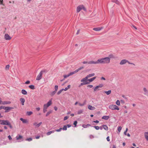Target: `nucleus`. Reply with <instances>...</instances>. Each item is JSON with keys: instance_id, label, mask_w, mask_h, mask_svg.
Listing matches in <instances>:
<instances>
[{"instance_id": "nucleus-9", "label": "nucleus", "mask_w": 148, "mask_h": 148, "mask_svg": "<svg viewBox=\"0 0 148 148\" xmlns=\"http://www.w3.org/2000/svg\"><path fill=\"white\" fill-rule=\"evenodd\" d=\"M88 78H87V77H85L82 79L81 80V82H83V83H87V84H89V82H88Z\"/></svg>"}, {"instance_id": "nucleus-45", "label": "nucleus", "mask_w": 148, "mask_h": 148, "mask_svg": "<svg viewBox=\"0 0 148 148\" xmlns=\"http://www.w3.org/2000/svg\"><path fill=\"white\" fill-rule=\"evenodd\" d=\"M54 88H55V91H56L57 90L58 88V86H57V85L55 86Z\"/></svg>"}, {"instance_id": "nucleus-25", "label": "nucleus", "mask_w": 148, "mask_h": 148, "mask_svg": "<svg viewBox=\"0 0 148 148\" xmlns=\"http://www.w3.org/2000/svg\"><path fill=\"white\" fill-rule=\"evenodd\" d=\"M55 132L54 130H53L50 132H48L47 133V135L48 136L49 135L52 133H54Z\"/></svg>"}, {"instance_id": "nucleus-15", "label": "nucleus", "mask_w": 148, "mask_h": 148, "mask_svg": "<svg viewBox=\"0 0 148 148\" xmlns=\"http://www.w3.org/2000/svg\"><path fill=\"white\" fill-rule=\"evenodd\" d=\"M144 136L146 139L148 141V132H144Z\"/></svg>"}, {"instance_id": "nucleus-13", "label": "nucleus", "mask_w": 148, "mask_h": 148, "mask_svg": "<svg viewBox=\"0 0 148 148\" xmlns=\"http://www.w3.org/2000/svg\"><path fill=\"white\" fill-rule=\"evenodd\" d=\"M73 74H74V73L73 72H72L70 73H69V74H68V75H64L63 77H64V78L65 79V78H67L68 77L71 75H73Z\"/></svg>"}, {"instance_id": "nucleus-44", "label": "nucleus", "mask_w": 148, "mask_h": 148, "mask_svg": "<svg viewBox=\"0 0 148 148\" xmlns=\"http://www.w3.org/2000/svg\"><path fill=\"white\" fill-rule=\"evenodd\" d=\"M121 129H122V127H121L119 126V127H118V130L119 132H120L121 131Z\"/></svg>"}, {"instance_id": "nucleus-43", "label": "nucleus", "mask_w": 148, "mask_h": 148, "mask_svg": "<svg viewBox=\"0 0 148 148\" xmlns=\"http://www.w3.org/2000/svg\"><path fill=\"white\" fill-rule=\"evenodd\" d=\"M62 130H67V126L66 125H64L63 128H62Z\"/></svg>"}, {"instance_id": "nucleus-55", "label": "nucleus", "mask_w": 148, "mask_h": 148, "mask_svg": "<svg viewBox=\"0 0 148 148\" xmlns=\"http://www.w3.org/2000/svg\"><path fill=\"white\" fill-rule=\"evenodd\" d=\"M30 83V81L29 80H27L26 81L25 83L26 84H29Z\"/></svg>"}, {"instance_id": "nucleus-27", "label": "nucleus", "mask_w": 148, "mask_h": 148, "mask_svg": "<svg viewBox=\"0 0 148 148\" xmlns=\"http://www.w3.org/2000/svg\"><path fill=\"white\" fill-rule=\"evenodd\" d=\"M21 93L24 95H26L27 94V92L24 89H22L21 90Z\"/></svg>"}, {"instance_id": "nucleus-17", "label": "nucleus", "mask_w": 148, "mask_h": 148, "mask_svg": "<svg viewBox=\"0 0 148 148\" xmlns=\"http://www.w3.org/2000/svg\"><path fill=\"white\" fill-rule=\"evenodd\" d=\"M88 108L89 109L91 110H94L95 109V108L94 107H93L91 105L88 106Z\"/></svg>"}, {"instance_id": "nucleus-31", "label": "nucleus", "mask_w": 148, "mask_h": 148, "mask_svg": "<svg viewBox=\"0 0 148 148\" xmlns=\"http://www.w3.org/2000/svg\"><path fill=\"white\" fill-rule=\"evenodd\" d=\"M52 112V111L51 110H50L46 114V116H48Z\"/></svg>"}, {"instance_id": "nucleus-26", "label": "nucleus", "mask_w": 148, "mask_h": 148, "mask_svg": "<svg viewBox=\"0 0 148 148\" xmlns=\"http://www.w3.org/2000/svg\"><path fill=\"white\" fill-rule=\"evenodd\" d=\"M96 77H94L93 78L88 79V81H89L90 82H92L96 78Z\"/></svg>"}, {"instance_id": "nucleus-8", "label": "nucleus", "mask_w": 148, "mask_h": 148, "mask_svg": "<svg viewBox=\"0 0 148 148\" xmlns=\"http://www.w3.org/2000/svg\"><path fill=\"white\" fill-rule=\"evenodd\" d=\"M4 38L6 40H10L12 38L8 34H5V35Z\"/></svg>"}, {"instance_id": "nucleus-38", "label": "nucleus", "mask_w": 148, "mask_h": 148, "mask_svg": "<svg viewBox=\"0 0 148 148\" xmlns=\"http://www.w3.org/2000/svg\"><path fill=\"white\" fill-rule=\"evenodd\" d=\"M116 104L117 105L119 106L120 105V101L118 100H117L116 102Z\"/></svg>"}, {"instance_id": "nucleus-3", "label": "nucleus", "mask_w": 148, "mask_h": 148, "mask_svg": "<svg viewBox=\"0 0 148 148\" xmlns=\"http://www.w3.org/2000/svg\"><path fill=\"white\" fill-rule=\"evenodd\" d=\"M109 108L112 110H119V108L116 105H111L109 106Z\"/></svg>"}, {"instance_id": "nucleus-24", "label": "nucleus", "mask_w": 148, "mask_h": 148, "mask_svg": "<svg viewBox=\"0 0 148 148\" xmlns=\"http://www.w3.org/2000/svg\"><path fill=\"white\" fill-rule=\"evenodd\" d=\"M95 75V74L94 73H92L88 75H87L86 77L88 79V78L92 77L94 76Z\"/></svg>"}, {"instance_id": "nucleus-51", "label": "nucleus", "mask_w": 148, "mask_h": 148, "mask_svg": "<svg viewBox=\"0 0 148 148\" xmlns=\"http://www.w3.org/2000/svg\"><path fill=\"white\" fill-rule=\"evenodd\" d=\"M77 121H75L73 123V124L75 125V127H76V125L77 123Z\"/></svg>"}, {"instance_id": "nucleus-58", "label": "nucleus", "mask_w": 148, "mask_h": 148, "mask_svg": "<svg viewBox=\"0 0 148 148\" xmlns=\"http://www.w3.org/2000/svg\"><path fill=\"white\" fill-rule=\"evenodd\" d=\"M8 139L9 140H12V138H11L10 135H9V136H8Z\"/></svg>"}, {"instance_id": "nucleus-16", "label": "nucleus", "mask_w": 148, "mask_h": 148, "mask_svg": "<svg viewBox=\"0 0 148 148\" xmlns=\"http://www.w3.org/2000/svg\"><path fill=\"white\" fill-rule=\"evenodd\" d=\"M20 101L22 105L23 106L24 105V102H25V100L23 98H21L20 99Z\"/></svg>"}, {"instance_id": "nucleus-32", "label": "nucleus", "mask_w": 148, "mask_h": 148, "mask_svg": "<svg viewBox=\"0 0 148 148\" xmlns=\"http://www.w3.org/2000/svg\"><path fill=\"white\" fill-rule=\"evenodd\" d=\"M29 87L32 89H35L34 86L32 85L29 86Z\"/></svg>"}, {"instance_id": "nucleus-10", "label": "nucleus", "mask_w": 148, "mask_h": 148, "mask_svg": "<svg viewBox=\"0 0 148 148\" xmlns=\"http://www.w3.org/2000/svg\"><path fill=\"white\" fill-rule=\"evenodd\" d=\"M42 74L41 73H39L37 77L36 80H40L42 78Z\"/></svg>"}, {"instance_id": "nucleus-46", "label": "nucleus", "mask_w": 148, "mask_h": 148, "mask_svg": "<svg viewBox=\"0 0 148 148\" xmlns=\"http://www.w3.org/2000/svg\"><path fill=\"white\" fill-rule=\"evenodd\" d=\"M87 84V83H86V82L85 83H81V84H80V85H79V86H82L83 85H86V84Z\"/></svg>"}, {"instance_id": "nucleus-56", "label": "nucleus", "mask_w": 148, "mask_h": 148, "mask_svg": "<svg viewBox=\"0 0 148 148\" xmlns=\"http://www.w3.org/2000/svg\"><path fill=\"white\" fill-rule=\"evenodd\" d=\"M33 125L34 126H35L36 127H37V123L36 122L34 123H33Z\"/></svg>"}, {"instance_id": "nucleus-30", "label": "nucleus", "mask_w": 148, "mask_h": 148, "mask_svg": "<svg viewBox=\"0 0 148 148\" xmlns=\"http://www.w3.org/2000/svg\"><path fill=\"white\" fill-rule=\"evenodd\" d=\"M32 113H33V112L32 111H29V112L28 111V112H27L26 114H27V115L28 116H30L32 114Z\"/></svg>"}, {"instance_id": "nucleus-23", "label": "nucleus", "mask_w": 148, "mask_h": 148, "mask_svg": "<svg viewBox=\"0 0 148 148\" xmlns=\"http://www.w3.org/2000/svg\"><path fill=\"white\" fill-rule=\"evenodd\" d=\"M11 103V102L10 101H2V103H1L2 104L5 105L10 104Z\"/></svg>"}, {"instance_id": "nucleus-22", "label": "nucleus", "mask_w": 148, "mask_h": 148, "mask_svg": "<svg viewBox=\"0 0 148 148\" xmlns=\"http://www.w3.org/2000/svg\"><path fill=\"white\" fill-rule=\"evenodd\" d=\"M108 57L109 58V59H114L115 58V56L112 54H110L108 55Z\"/></svg>"}, {"instance_id": "nucleus-40", "label": "nucleus", "mask_w": 148, "mask_h": 148, "mask_svg": "<svg viewBox=\"0 0 148 148\" xmlns=\"http://www.w3.org/2000/svg\"><path fill=\"white\" fill-rule=\"evenodd\" d=\"M92 127H93L96 130H99V127L98 126H92Z\"/></svg>"}, {"instance_id": "nucleus-49", "label": "nucleus", "mask_w": 148, "mask_h": 148, "mask_svg": "<svg viewBox=\"0 0 148 148\" xmlns=\"http://www.w3.org/2000/svg\"><path fill=\"white\" fill-rule=\"evenodd\" d=\"M8 125L9 126L10 128L12 129V127L10 122L8 124Z\"/></svg>"}, {"instance_id": "nucleus-29", "label": "nucleus", "mask_w": 148, "mask_h": 148, "mask_svg": "<svg viewBox=\"0 0 148 148\" xmlns=\"http://www.w3.org/2000/svg\"><path fill=\"white\" fill-rule=\"evenodd\" d=\"M111 90H109L108 91H105L104 92L106 93L107 95H108L110 94L111 93Z\"/></svg>"}, {"instance_id": "nucleus-11", "label": "nucleus", "mask_w": 148, "mask_h": 148, "mask_svg": "<svg viewBox=\"0 0 148 148\" xmlns=\"http://www.w3.org/2000/svg\"><path fill=\"white\" fill-rule=\"evenodd\" d=\"M103 59L102 58H100L97 60V64H103Z\"/></svg>"}, {"instance_id": "nucleus-42", "label": "nucleus", "mask_w": 148, "mask_h": 148, "mask_svg": "<svg viewBox=\"0 0 148 148\" xmlns=\"http://www.w3.org/2000/svg\"><path fill=\"white\" fill-rule=\"evenodd\" d=\"M62 130V128H60L59 129L56 130H54L55 131V132L56 131L57 132H60Z\"/></svg>"}, {"instance_id": "nucleus-53", "label": "nucleus", "mask_w": 148, "mask_h": 148, "mask_svg": "<svg viewBox=\"0 0 148 148\" xmlns=\"http://www.w3.org/2000/svg\"><path fill=\"white\" fill-rule=\"evenodd\" d=\"M46 71L45 70H42L41 71L40 73H41L42 74L43 73H46Z\"/></svg>"}, {"instance_id": "nucleus-19", "label": "nucleus", "mask_w": 148, "mask_h": 148, "mask_svg": "<svg viewBox=\"0 0 148 148\" xmlns=\"http://www.w3.org/2000/svg\"><path fill=\"white\" fill-rule=\"evenodd\" d=\"M20 119L22 121L23 123H26L28 122V121L27 119H24L22 118H21Z\"/></svg>"}, {"instance_id": "nucleus-35", "label": "nucleus", "mask_w": 148, "mask_h": 148, "mask_svg": "<svg viewBox=\"0 0 148 148\" xmlns=\"http://www.w3.org/2000/svg\"><path fill=\"white\" fill-rule=\"evenodd\" d=\"M83 112V110H79L77 112L78 114H80L82 113Z\"/></svg>"}, {"instance_id": "nucleus-5", "label": "nucleus", "mask_w": 148, "mask_h": 148, "mask_svg": "<svg viewBox=\"0 0 148 148\" xmlns=\"http://www.w3.org/2000/svg\"><path fill=\"white\" fill-rule=\"evenodd\" d=\"M0 124L1 125H8L10 122L8 121L7 120H0Z\"/></svg>"}, {"instance_id": "nucleus-12", "label": "nucleus", "mask_w": 148, "mask_h": 148, "mask_svg": "<svg viewBox=\"0 0 148 148\" xmlns=\"http://www.w3.org/2000/svg\"><path fill=\"white\" fill-rule=\"evenodd\" d=\"M84 67L83 66H81L78 69H77L75 71H73V72L74 73V74L76 73H77L79 71L82 69H84Z\"/></svg>"}, {"instance_id": "nucleus-50", "label": "nucleus", "mask_w": 148, "mask_h": 148, "mask_svg": "<svg viewBox=\"0 0 148 148\" xmlns=\"http://www.w3.org/2000/svg\"><path fill=\"white\" fill-rule=\"evenodd\" d=\"M127 130H128V128H127L126 129L125 131L124 132V134L125 135H127Z\"/></svg>"}, {"instance_id": "nucleus-33", "label": "nucleus", "mask_w": 148, "mask_h": 148, "mask_svg": "<svg viewBox=\"0 0 148 148\" xmlns=\"http://www.w3.org/2000/svg\"><path fill=\"white\" fill-rule=\"evenodd\" d=\"M52 102H51V100H50L47 103V104L48 105V106H50Z\"/></svg>"}, {"instance_id": "nucleus-34", "label": "nucleus", "mask_w": 148, "mask_h": 148, "mask_svg": "<svg viewBox=\"0 0 148 148\" xmlns=\"http://www.w3.org/2000/svg\"><path fill=\"white\" fill-rule=\"evenodd\" d=\"M100 90L99 88V87L98 86H96L95 88H94V91H96L97 90Z\"/></svg>"}, {"instance_id": "nucleus-63", "label": "nucleus", "mask_w": 148, "mask_h": 148, "mask_svg": "<svg viewBox=\"0 0 148 148\" xmlns=\"http://www.w3.org/2000/svg\"><path fill=\"white\" fill-rule=\"evenodd\" d=\"M107 140L108 141H110V139H109V137L108 136L106 138Z\"/></svg>"}, {"instance_id": "nucleus-37", "label": "nucleus", "mask_w": 148, "mask_h": 148, "mask_svg": "<svg viewBox=\"0 0 148 148\" xmlns=\"http://www.w3.org/2000/svg\"><path fill=\"white\" fill-rule=\"evenodd\" d=\"M56 91H53L52 92H51L50 93V95L51 96H53L54 95L56 94Z\"/></svg>"}, {"instance_id": "nucleus-2", "label": "nucleus", "mask_w": 148, "mask_h": 148, "mask_svg": "<svg viewBox=\"0 0 148 148\" xmlns=\"http://www.w3.org/2000/svg\"><path fill=\"white\" fill-rule=\"evenodd\" d=\"M127 63H128L129 64H133L132 63L130 62L128 60L126 59H123L120 62L119 64L120 65H123Z\"/></svg>"}, {"instance_id": "nucleus-28", "label": "nucleus", "mask_w": 148, "mask_h": 148, "mask_svg": "<svg viewBox=\"0 0 148 148\" xmlns=\"http://www.w3.org/2000/svg\"><path fill=\"white\" fill-rule=\"evenodd\" d=\"M102 126L103 127V129L106 130L107 131L108 130V127L106 125H103Z\"/></svg>"}, {"instance_id": "nucleus-54", "label": "nucleus", "mask_w": 148, "mask_h": 148, "mask_svg": "<svg viewBox=\"0 0 148 148\" xmlns=\"http://www.w3.org/2000/svg\"><path fill=\"white\" fill-rule=\"evenodd\" d=\"M47 109L43 107V112L44 113H45L47 111Z\"/></svg>"}, {"instance_id": "nucleus-52", "label": "nucleus", "mask_w": 148, "mask_h": 148, "mask_svg": "<svg viewBox=\"0 0 148 148\" xmlns=\"http://www.w3.org/2000/svg\"><path fill=\"white\" fill-rule=\"evenodd\" d=\"M42 122H40L39 123L37 124V127H39L40 125L42 124Z\"/></svg>"}, {"instance_id": "nucleus-4", "label": "nucleus", "mask_w": 148, "mask_h": 148, "mask_svg": "<svg viewBox=\"0 0 148 148\" xmlns=\"http://www.w3.org/2000/svg\"><path fill=\"white\" fill-rule=\"evenodd\" d=\"M103 63L104 64H108L109 63L110 61V59L108 57H106L104 58H103Z\"/></svg>"}, {"instance_id": "nucleus-41", "label": "nucleus", "mask_w": 148, "mask_h": 148, "mask_svg": "<svg viewBox=\"0 0 148 148\" xmlns=\"http://www.w3.org/2000/svg\"><path fill=\"white\" fill-rule=\"evenodd\" d=\"M114 2L115 3H116L117 4H119L120 2L118 1L117 0H114Z\"/></svg>"}, {"instance_id": "nucleus-18", "label": "nucleus", "mask_w": 148, "mask_h": 148, "mask_svg": "<svg viewBox=\"0 0 148 148\" xmlns=\"http://www.w3.org/2000/svg\"><path fill=\"white\" fill-rule=\"evenodd\" d=\"M23 138V136L20 135H19L18 136H17L16 137V139L17 140H21V139H22Z\"/></svg>"}, {"instance_id": "nucleus-59", "label": "nucleus", "mask_w": 148, "mask_h": 148, "mask_svg": "<svg viewBox=\"0 0 148 148\" xmlns=\"http://www.w3.org/2000/svg\"><path fill=\"white\" fill-rule=\"evenodd\" d=\"M99 87V88H101L103 86V85L102 84H100L98 86H97Z\"/></svg>"}, {"instance_id": "nucleus-36", "label": "nucleus", "mask_w": 148, "mask_h": 148, "mask_svg": "<svg viewBox=\"0 0 148 148\" xmlns=\"http://www.w3.org/2000/svg\"><path fill=\"white\" fill-rule=\"evenodd\" d=\"M63 90H64V89H62L60 90L58 92L57 94L58 95L60 94L62 92V91H63Z\"/></svg>"}, {"instance_id": "nucleus-57", "label": "nucleus", "mask_w": 148, "mask_h": 148, "mask_svg": "<svg viewBox=\"0 0 148 148\" xmlns=\"http://www.w3.org/2000/svg\"><path fill=\"white\" fill-rule=\"evenodd\" d=\"M68 118V116H66L64 117V120L65 121V120H66Z\"/></svg>"}, {"instance_id": "nucleus-39", "label": "nucleus", "mask_w": 148, "mask_h": 148, "mask_svg": "<svg viewBox=\"0 0 148 148\" xmlns=\"http://www.w3.org/2000/svg\"><path fill=\"white\" fill-rule=\"evenodd\" d=\"M10 67L9 65H7L5 67V69L6 70H8L9 69V67Z\"/></svg>"}, {"instance_id": "nucleus-21", "label": "nucleus", "mask_w": 148, "mask_h": 148, "mask_svg": "<svg viewBox=\"0 0 148 148\" xmlns=\"http://www.w3.org/2000/svg\"><path fill=\"white\" fill-rule=\"evenodd\" d=\"M110 117L109 116H104L102 117V119L106 120H107Z\"/></svg>"}, {"instance_id": "nucleus-61", "label": "nucleus", "mask_w": 148, "mask_h": 148, "mask_svg": "<svg viewBox=\"0 0 148 148\" xmlns=\"http://www.w3.org/2000/svg\"><path fill=\"white\" fill-rule=\"evenodd\" d=\"M82 126L84 128H86L87 127L86 125L84 124Z\"/></svg>"}, {"instance_id": "nucleus-1", "label": "nucleus", "mask_w": 148, "mask_h": 148, "mask_svg": "<svg viewBox=\"0 0 148 148\" xmlns=\"http://www.w3.org/2000/svg\"><path fill=\"white\" fill-rule=\"evenodd\" d=\"M83 9L84 11H86V9L83 5H80L78 6L77 8L76 12H79L81 10Z\"/></svg>"}, {"instance_id": "nucleus-48", "label": "nucleus", "mask_w": 148, "mask_h": 148, "mask_svg": "<svg viewBox=\"0 0 148 148\" xmlns=\"http://www.w3.org/2000/svg\"><path fill=\"white\" fill-rule=\"evenodd\" d=\"M49 107V106H48V105L47 104H44L43 107L47 109L48 107Z\"/></svg>"}, {"instance_id": "nucleus-62", "label": "nucleus", "mask_w": 148, "mask_h": 148, "mask_svg": "<svg viewBox=\"0 0 148 148\" xmlns=\"http://www.w3.org/2000/svg\"><path fill=\"white\" fill-rule=\"evenodd\" d=\"M87 87H89V88H91L93 86L92 85H88L87 86Z\"/></svg>"}, {"instance_id": "nucleus-60", "label": "nucleus", "mask_w": 148, "mask_h": 148, "mask_svg": "<svg viewBox=\"0 0 148 148\" xmlns=\"http://www.w3.org/2000/svg\"><path fill=\"white\" fill-rule=\"evenodd\" d=\"M89 62L84 61L82 62L83 64H88Z\"/></svg>"}, {"instance_id": "nucleus-14", "label": "nucleus", "mask_w": 148, "mask_h": 148, "mask_svg": "<svg viewBox=\"0 0 148 148\" xmlns=\"http://www.w3.org/2000/svg\"><path fill=\"white\" fill-rule=\"evenodd\" d=\"M103 29V28L102 27H96V28H93V29L95 31H99L101 30V29Z\"/></svg>"}, {"instance_id": "nucleus-20", "label": "nucleus", "mask_w": 148, "mask_h": 148, "mask_svg": "<svg viewBox=\"0 0 148 148\" xmlns=\"http://www.w3.org/2000/svg\"><path fill=\"white\" fill-rule=\"evenodd\" d=\"M88 64H97V61H91L89 62Z\"/></svg>"}, {"instance_id": "nucleus-7", "label": "nucleus", "mask_w": 148, "mask_h": 148, "mask_svg": "<svg viewBox=\"0 0 148 148\" xmlns=\"http://www.w3.org/2000/svg\"><path fill=\"white\" fill-rule=\"evenodd\" d=\"M143 93L145 95L148 96V90L145 87L143 88Z\"/></svg>"}, {"instance_id": "nucleus-47", "label": "nucleus", "mask_w": 148, "mask_h": 148, "mask_svg": "<svg viewBox=\"0 0 148 148\" xmlns=\"http://www.w3.org/2000/svg\"><path fill=\"white\" fill-rule=\"evenodd\" d=\"M32 140V138H27L26 139V140L28 141H30Z\"/></svg>"}, {"instance_id": "nucleus-64", "label": "nucleus", "mask_w": 148, "mask_h": 148, "mask_svg": "<svg viewBox=\"0 0 148 148\" xmlns=\"http://www.w3.org/2000/svg\"><path fill=\"white\" fill-rule=\"evenodd\" d=\"M120 101L121 103L123 104H124L125 103V102L123 100H121Z\"/></svg>"}, {"instance_id": "nucleus-6", "label": "nucleus", "mask_w": 148, "mask_h": 148, "mask_svg": "<svg viewBox=\"0 0 148 148\" xmlns=\"http://www.w3.org/2000/svg\"><path fill=\"white\" fill-rule=\"evenodd\" d=\"M14 108L11 107H5L4 106V108H3L5 110V112H7L9 111L10 110Z\"/></svg>"}]
</instances>
